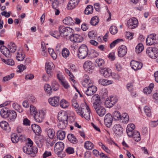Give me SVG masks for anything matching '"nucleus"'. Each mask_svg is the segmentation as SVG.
<instances>
[{"mask_svg":"<svg viewBox=\"0 0 158 158\" xmlns=\"http://www.w3.org/2000/svg\"><path fill=\"white\" fill-rule=\"evenodd\" d=\"M72 106L75 108L77 112L78 110L80 109V108L76 100L74 98L72 100Z\"/></svg>","mask_w":158,"mask_h":158,"instance_id":"44","label":"nucleus"},{"mask_svg":"<svg viewBox=\"0 0 158 158\" xmlns=\"http://www.w3.org/2000/svg\"><path fill=\"white\" fill-rule=\"evenodd\" d=\"M70 54L69 51L67 48H64L62 51V54L64 58L68 57Z\"/></svg>","mask_w":158,"mask_h":158,"instance_id":"52","label":"nucleus"},{"mask_svg":"<svg viewBox=\"0 0 158 158\" xmlns=\"http://www.w3.org/2000/svg\"><path fill=\"white\" fill-rule=\"evenodd\" d=\"M64 148V143L62 142H58L56 143L55 145V152L59 156L62 157L63 156L62 152Z\"/></svg>","mask_w":158,"mask_h":158,"instance_id":"6","label":"nucleus"},{"mask_svg":"<svg viewBox=\"0 0 158 158\" xmlns=\"http://www.w3.org/2000/svg\"><path fill=\"white\" fill-rule=\"evenodd\" d=\"M74 21L73 19L70 17H66L63 20V23L67 25H72L73 24Z\"/></svg>","mask_w":158,"mask_h":158,"instance_id":"36","label":"nucleus"},{"mask_svg":"<svg viewBox=\"0 0 158 158\" xmlns=\"http://www.w3.org/2000/svg\"><path fill=\"white\" fill-rule=\"evenodd\" d=\"M113 131L116 136H121L123 133V130L121 126L119 124L114 125L113 127Z\"/></svg>","mask_w":158,"mask_h":158,"instance_id":"10","label":"nucleus"},{"mask_svg":"<svg viewBox=\"0 0 158 158\" xmlns=\"http://www.w3.org/2000/svg\"><path fill=\"white\" fill-rule=\"evenodd\" d=\"M113 116L114 119L116 120H121V114L118 111H115L113 114Z\"/></svg>","mask_w":158,"mask_h":158,"instance_id":"48","label":"nucleus"},{"mask_svg":"<svg viewBox=\"0 0 158 158\" xmlns=\"http://www.w3.org/2000/svg\"><path fill=\"white\" fill-rule=\"evenodd\" d=\"M11 139L12 142L14 143H17L19 140L18 136L15 133L13 134L11 136Z\"/></svg>","mask_w":158,"mask_h":158,"instance_id":"51","label":"nucleus"},{"mask_svg":"<svg viewBox=\"0 0 158 158\" xmlns=\"http://www.w3.org/2000/svg\"><path fill=\"white\" fill-rule=\"evenodd\" d=\"M81 83L84 87H87L91 85H93V81L90 79L88 75H85L84 76L83 79Z\"/></svg>","mask_w":158,"mask_h":158,"instance_id":"16","label":"nucleus"},{"mask_svg":"<svg viewBox=\"0 0 158 158\" xmlns=\"http://www.w3.org/2000/svg\"><path fill=\"white\" fill-rule=\"evenodd\" d=\"M93 144L90 141H87L84 144V147L85 148L88 150H91L94 148Z\"/></svg>","mask_w":158,"mask_h":158,"instance_id":"49","label":"nucleus"},{"mask_svg":"<svg viewBox=\"0 0 158 158\" xmlns=\"http://www.w3.org/2000/svg\"><path fill=\"white\" fill-rule=\"evenodd\" d=\"M8 116V121L10 122H13L16 118L17 114L16 112L13 110H9Z\"/></svg>","mask_w":158,"mask_h":158,"instance_id":"26","label":"nucleus"},{"mask_svg":"<svg viewBox=\"0 0 158 158\" xmlns=\"http://www.w3.org/2000/svg\"><path fill=\"white\" fill-rule=\"evenodd\" d=\"M98 19L97 16H96L92 18L90 23L93 26L96 25L98 23Z\"/></svg>","mask_w":158,"mask_h":158,"instance_id":"47","label":"nucleus"},{"mask_svg":"<svg viewBox=\"0 0 158 158\" xmlns=\"http://www.w3.org/2000/svg\"><path fill=\"white\" fill-rule=\"evenodd\" d=\"M133 82L129 83L127 84V88L128 91L130 92L133 91L134 90Z\"/></svg>","mask_w":158,"mask_h":158,"instance_id":"55","label":"nucleus"},{"mask_svg":"<svg viewBox=\"0 0 158 158\" xmlns=\"http://www.w3.org/2000/svg\"><path fill=\"white\" fill-rule=\"evenodd\" d=\"M49 34L51 36L57 39L59 38L60 36L59 32L57 31H50L49 32Z\"/></svg>","mask_w":158,"mask_h":158,"instance_id":"50","label":"nucleus"},{"mask_svg":"<svg viewBox=\"0 0 158 158\" xmlns=\"http://www.w3.org/2000/svg\"><path fill=\"white\" fill-rule=\"evenodd\" d=\"M156 40V35L152 34L149 35L147 38L146 43L147 45H151L154 44Z\"/></svg>","mask_w":158,"mask_h":158,"instance_id":"21","label":"nucleus"},{"mask_svg":"<svg viewBox=\"0 0 158 158\" xmlns=\"http://www.w3.org/2000/svg\"><path fill=\"white\" fill-rule=\"evenodd\" d=\"M0 126L6 132H9L11 131V128L8 123L5 121H2L0 123Z\"/></svg>","mask_w":158,"mask_h":158,"instance_id":"23","label":"nucleus"},{"mask_svg":"<svg viewBox=\"0 0 158 158\" xmlns=\"http://www.w3.org/2000/svg\"><path fill=\"white\" fill-rule=\"evenodd\" d=\"M87 87V90L85 92L86 94L88 96L93 95L97 91V87L93 85H91Z\"/></svg>","mask_w":158,"mask_h":158,"instance_id":"13","label":"nucleus"},{"mask_svg":"<svg viewBox=\"0 0 158 158\" xmlns=\"http://www.w3.org/2000/svg\"><path fill=\"white\" fill-rule=\"evenodd\" d=\"M69 141L72 143H76L78 142L77 139L73 134H69L67 136Z\"/></svg>","mask_w":158,"mask_h":158,"instance_id":"32","label":"nucleus"},{"mask_svg":"<svg viewBox=\"0 0 158 158\" xmlns=\"http://www.w3.org/2000/svg\"><path fill=\"white\" fill-rule=\"evenodd\" d=\"M25 57V56L24 54H22V53H19L18 52L17 53V55L16 56V59L18 61H21L23 60Z\"/></svg>","mask_w":158,"mask_h":158,"instance_id":"61","label":"nucleus"},{"mask_svg":"<svg viewBox=\"0 0 158 158\" xmlns=\"http://www.w3.org/2000/svg\"><path fill=\"white\" fill-rule=\"evenodd\" d=\"M2 60L3 62L9 65L12 66L14 64V61L11 59L6 60L5 59H2Z\"/></svg>","mask_w":158,"mask_h":158,"instance_id":"54","label":"nucleus"},{"mask_svg":"<svg viewBox=\"0 0 158 158\" xmlns=\"http://www.w3.org/2000/svg\"><path fill=\"white\" fill-rule=\"evenodd\" d=\"M57 137L60 140H62L64 139L65 136V133L63 131H58L56 133Z\"/></svg>","mask_w":158,"mask_h":158,"instance_id":"34","label":"nucleus"},{"mask_svg":"<svg viewBox=\"0 0 158 158\" xmlns=\"http://www.w3.org/2000/svg\"><path fill=\"white\" fill-rule=\"evenodd\" d=\"M98 54L94 50H89V53L87 57L93 58L97 57Z\"/></svg>","mask_w":158,"mask_h":158,"instance_id":"35","label":"nucleus"},{"mask_svg":"<svg viewBox=\"0 0 158 158\" xmlns=\"http://www.w3.org/2000/svg\"><path fill=\"white\" fill-rule=\"evenodd\" d=\"M0 50L1 53L6 57L9 58L11 56V54L8 48L4 46H2L0 47Z\"/></svg>","mask_w":158,"mask_h":158,"instance_id":"22","label":"nucleus"},{"mask_svg":"<svg viewBox=\"0 0 158 158\" xmlns=\"http://www.w3.org/2000/svg\"><path fill=\"white\" fill-rule=\"evenodd\" d=\"M138 25L137 19L135 17L129 19L127 22V26L130 29H133L137 27Z\"/></svg>","mask_w":158,"mask_h":158,"instance_id":"9","label":"nucleus"},{"mask_svg":"<svg viewBox=\"0 0 158 158\" xmlns=\"http://www.w3.org/2000/svg\"><path fill=\"white\" fill-rule=\"evenodd\" d=\"M79 1L80 0H70L68 4L67 9L68 10L73 9L78 5Z\"/></svg>","mask_w":158,"mask_h":158,"instance_id":"25","label":"nucleus"},{"mask_svg":"<svg viewBox=\"0 0 158 158\" xmlns=\"http://www.w3.org/2000/svg\"><path fill=\"white\" fill-rule=\"evenodd\" d=\"M57 77L60 83L65 80V77L62 73H57Z\"/></svg>","mask_w":158,"mask_h":158,"instance_id":"57","label":"nucleus"},{"mask_svg":"<svg viewBox=\"0 0 158 158\" xmlns=\"http://www.w3.org/2000/svg\"><path fill=\"white\" fill-rule=\"evenodd\" d=\"M31 128L33 132L36 135H39L41 132L40 127L38 125L34 124L31 125Z\"/></svg>","mask_w":158,"mask_h":158,"instance_id":"27","label":"nucleus"},{"mask_svg":"<svg viewBox=\"0 0 158 158\" xmlns=\"http://www.w3.org/2000/svg\"><path fill=\"white\" fill-rule=\"evenodd\" d=\"M31 62V60L29 58H27L25 61V64H20L18 66V69H26L27 68L28 69V68L27 67L26 65H28Z\"/></svg>","mask_w":158,"mask_h":158,"instance_id":"31","label":"nucleus"},{"mask_svg":"<svg viewBox=\"0 0 158 158\" xmlns=\"http://www.w3.org/2000/svg\"><path fill=\"white\" fill-rule=\"evenodd\" d=\"M59 121V123L57 125L58 128L60 129H65L67 125L68 122Z\"/></svg>","mask_w":158,"mask_h":158,"instance_id":"41","label":"nucleus"},{"mask_svg":"<svg viewBox=\"0 0 158 158\" xmlns=\"http://www.w3.org/2000/svg\"><path fill=\"white\" fill-rule=\"evenodd\" d=\"M58 119L59 121L68 122V119L70 120H72L71 122H73L74 120L73 117H70L68 118L67 114L65 111H60L58 113Z\"/></svg>","mask_w":158,"mask_h":158,"instance_id":"8","label":"nucleus"},{"mask_svg":"<svg viewBox=\"0 0 158 158\" xmlns=\"http://www.w3.org/2000/svg\"><path fill=\"white\" fill-rule=\"evenodd\" d=\"M78 51L77 55L80 59H84L87 57L89 53V49L85 45H81L79 48Z\"/></svg>","mask_w":158,"mask_h":158,"instance_id":"2","label":"nucleus"},{"mask_svg":"<svg viewBox=\"0 0 158 158\" xmlns=\"http://www.w3.org/2000/svg\"><path fill=\"white\" fill-rule=\"evenodd\" d=\"M93 64L91 61L87 60L84 63L83 67L84 69H91Z\"/></svg>","mask_w":158,"mask_h":158,"instance_id":"37","label":"nucleus"},{"mask_svg":"<svg viewBox=\"0 0 158 158\" xmlns=\"http://www.w3.org/2000/svg\"><path fill=\"white\" fill-rule=\"evenodd\" d=\"M99 83L103 85H108L113 84V81L104 79H100L98 81Z\"/></svg>","mask_w":158,"mask_h":158,"instance_id":"29","label":"nucleus"},{"mask_svg":"<svg viewBox=\"0 0 158 158\" xmlns=\"http://www.w3.org/2000/svg\"><path fill=\"white\" fill-rule=\"evenodd\" d=\"M81 110H78L77 114L82 118H84L87 120L90 119L91 112L89 106L86 103H82L80 106Z\"/></svg>","mask_w":158,"mask_h":158,"instance_id":"1","label":"nucleus"},{"mask_svg":"<svg viewBox=\"0 0 158 158\" xmlns=\"http://www.w3.org/2000/svg\"><path fill=\"white\" fill-rule=\"evenodd\" d=\"M143 48L144 47L143 44L139 43L135 47V52L137 53H139L143 51Z\"/></svg>","mask_w":158,"mask_h":158,"instance_id":"40","label":"nucleus"},{"mask_svg":"<svg viewBox=\"0 0 158 158\" xmlns=\"http://www.w3.org/2000/svg\"><path fill=\"white\" fill-rule=\"evenodd\" d=\"M154 86V85L153 83L150 84L149 86L146 87L143 89V92L147 94H150L152 92Z\"/></svg>","mask_w":158,"mask_h":158,"instance_id":"30","label":"nucleus"},{"mask_svg":"<svg viewBox=\"0 0 158 158\" xmlns=\"http://www.w3.org/2000/svg\"><path fill=\"white\" fill-rule=\"evenodd\" d=\"M127 52L126 46L123 45H121L118 49V55L119 57H123L126 55Z\"/></svg>","mask_w":158,"mask_h":158,"instance_id":"19","label":"nucleus"},{"mask_svg":"<svg viewBox=\"0 0 158 158\" xmlns=\"http://www.w3.org/2000/svg\"><path fill=\"white\" fill-rule=\"evenodd\" d=\"M23 152L28 155H31L32 156H34L38 152V149L36 147H32L27 144L23 147Z\"/></svg>","mask_w":158,"mask_h":158,"instance_id":"4","label":"nucleus"},{"mask_svg":"<svg viewBox=\"0 0 158 158\" xmlns=\"http://www.w3.org/2000/svg\"><path fill=\"white\" fill-rule=\"evenodd\" d=\"M118 100V98L116 96H110L106 99L105 104L106 107L110 108L117 102Z\"/></svg>","mask_w":158,"mask_h":158,"instance_id":"7","label":"nucleus"},{"mask_svg":"<svg viewBox=\"0 0 158 158\" xmlns=\"http://www.w3.org/2000/svg\"><path fill=\"white\" fill-rule=\"evenodd\" d=\"M132 137L134 139V140L138 142L140 140V135L139 132L137 131H133V135Z\"/></svg>","mask_w":158,"mask_h":158,"instance_id":"38","label":"nucleus"},{"mask_svg":"<svg viewBox=\"0 0 158 158\" xmlns=\"http://www.w3.org/2000/svg\"><path fill=\"white\" fill-rule=\"evenodd\" d=\"M45 113L43 110L39 111L34 116L35 121L38 123H41L43 122Z\"/></svg>","mask_w":158,"mask_h":158,"instance_id":"11","label":"nucleus"},{"mask_svg":"<svg viewBox=\"0 0 158 158\" xmlns=\"http://www.w3.org/2000/svg\"><path fill=\"white\" fill-rule=\"evenodd\" d=\"M156 47H148L146 50L147 55L150 58L155 59L158 56V44H156Z\"/></svg>","mask_w":158,"mask_h":158,"instance_id":"3","label":"nucleus"},{"mask_svg":"<svg viewBox=\"0 0 158 158\" xmlns=\"http://www.w3.org/2000/svg\"><path fill=\"white\" fill-rule=\"evenodd\" d=\"M144 113L148 117H150L152 115V112L149 107L147 106H145L144 108Z\"/></svg>","mask_w":158,"mask_h":158,"instance_id":"46","label":"nucleus"},{"mask_svg":"<svg viewBox=\"0 0 158 158\" xmlns=\"http://www.w3.org/2000/svg\"><path fill=\"white\" fill-rule=\"evenodd\" d=\"M49 104L53 106H59L60 102V98L59 97H54L48 99Z\"/></svg>","mask_w":158,"mask_h":158,"instance_id":"18","label":"nucleus"},{"mask_svg":"<svg viewBox=\"0 0 158 158\" xmlns=\"http://www.w3.org/2000/svg\"><path fill=\"white\" fill-rule=\"evenodd\" d=\"M45 131L48 137L51 139H52L55 135V131L52 128L47 127L45 128Z\"/></svg>","mask_w":158,"mask_h":158,"instance_id":"24","label":"nucleus"},{"mask_svg":"<svg viewBox=\"0 0 158 158\" xmlns=\"http://www.w3.org/2000/svg\"><path fill=\"white\" fill-rule=\"evenodd\" d=\"M123 40L122 39H118L114 41H113L112 43H111L110 45V47L111 48H112L113 47H114L115 44L117 43L123 41Z\"/></svg>","mask_w":158,"mask_h":158,"instance_id":"60","label":"nucleus"},{"mask_svg":"<svg viewBox=\"0 0 158 158\" xmlns=\"http://www.w3.org/2000/svg\"><path fill=\"white\" fill-rule=\"evenodd\" d=\"M52 88L54 91L57 90L59 89V84L56 81H53L52 83Z\"/></svg>","mask_w":158,"mask_h":158,"instance_id":"43","label":"nucleus"},{"mask_svg":"<svg viewBox=\"0 0 158 158\" xmlns=\"http://www.w3.org/2000/svg\"><path fill=\"white\" fill-rule=\"evenodd\" d=\"M98 114L101 117H102L105 114L106 110L102 105L94 108Z\"/></svg>","mask_w":158,"mask_h":158,"instance_id":"17","label":"nucleus"},{"mask_svg":"<svg viewBox=\"0 0 158 158\" xmlns=\"http://www.w3.org/2000/svg\"><path fill=\"white\" fill-rule=\"evenodd\" d=\"M30 110L31 114L33 116L38 112L37 111L35 107L32 105L30 106Z\"/></svg>","mask_w":158,"mask_h":158,"instance_id":"58","label":"nucleus"},{"mask_svg":"<svg viewBox=\"0 0 158 158\" xmlns=\"http://www.w3.org/2000/svg\"><path fill=\"white\" fill-rule=\"evenodd\" d=\"M153 97L155 103L158 105V90L156 91V92L153 94Z\"/></svg>","mask_w":158,"mask_h":158,"instance_id":"64","label":"nucleus"},{"mask_svg":"<svg viewBox=\"0 0 158 158\" xmlns=\"http://www.w3.org/2000/svg\"><path fill=\"white\" fill-rule=\"evenodd\" d=\"M8 49H9L10 52H14L16 49V47L14 43L13 42H10L8 45Z\"/></svg>","mask_w":158,"mask_h":158,"instance_id":"39","label":"nucleus"},{"mask_svg":"<svg viewBox=\"0 0 158 158\" xmlns=\"http://www.w3.org/2000/svg\"><path fill=\"white\" fill-rule=\"evenodd\" d=\"M69 39L71 41L77 43H81L83 40L82 36L77 34H72L69 36Z\"/></svg>","mask_w":158,"mask_h":158,"instance_id":"12","label":"nucleus"},{"mask_svg":"<svg viewBox=\"0 0 158 158\" xmlns=\"http://www.w3.org/2000/svg\"><path fill=\"white\" fill-rule=\"evenodd\" d=\"M93 11V6L91 5H88L86 8L84 12L85 14L89 15L92 13Z\"/></svg>","mask_w":158,"mask_h":158,"instance_id":"42","label":"nucleus"},{"mask_svg":"<svg viewBox=\"0 0 158 158\" xmlns=\"http://www.w3.org/2000/svg\"><path fill=\"white\" fill-rule=\"evenodd\" d=\"M113 117L110 114L106 115L104 119L105 124L106 127L110 128L112 125Z\"/></svg>","mask_w":158,"mask_h":158,"instance_id":"14","label":"nucleus"},{"mask_svg":"<svg viewBox=\"0 0 158 158\" xmlns=\"http://www.w3.org/2000/svg\"><path fill=\"white\" fill-rule=\"evenodd\" d=\"M110 31L112 34L114 35L117 33L118 29L116 26H112L110 28Z\"/></svg>","mask_w":158,"mask_h":158,"instance_id":"56","label":"nucleus"},{"mask_svg":"<svg viewBox=\"0 0 158 158\" xmlns=\"http://www.w3.org/2000/svg\"><path fill=\"white\" fill-rule=\"evenodd\" d=\"M59 103L60 106L64 108H66L69 105L68 102L64 99L62 100Z\"/></svg>","mask_w":158,"mask_h":158,"instance_id":"53","label":"nucleus"},{"mask_svg":"<svg viewBox=\"0 0 158 158\" xmlns=\"http://www.w3.org/2000/svg\"><path fill=\"white\" fill-rule=\"evenodd\" d=\"M9 110L8 109L6 108H3L0 111V115L3 118H6L8 117L9 116Z\"/></svg>","mask_w":158,"mask_h":158,"instance_id":"28","label":"nucleus"},{"mask_svg":"<svg viewBox=\"0 0 158 158\" xmlns=\"http://www.w3.org/2000/svg\"><path fill=\"white\" fill-rule=\"evenodd\" d=\"M14 76V73H12L4 77L3 78V81L6 82L12 79Z\"/></svg>","mask_w":158,"mask_h":158,"instance_id":"59","label":"nucleus"},{"mask_svg":"<svg viewBox=\"0 0 158 158\" xmlns=\"http://www.w3.org/2000/svg\"><path fill=\"white\" fill-rule=\"evenodd\" d=\"M88 35L90 39H94V38L97 36V35L94 31H89L88 34Z\"/></svg>","mask_w":158,"mask_h":158,"instance_id":"63","label":"nucleus"},{"mask_svg":"<svg viewBox=\"0 0 158 158\" xmlns=\"http://www.w3.org/2000/svg\"><path fill=\"white\" fill-rule=\"evenodd\" d=\"M54 68V66L52 62L46 63L45 64V69H52Z\"/></svg>","mask_w":158,"mask_h":158,"instance_id":"62","label":"nucleus"},{"mask_svg":"<svg viewBox=\"0 0 158 158\" xmlns=\"http://www.w3.org/2000/svg\"><path fill=\"white\" fill-rule=\"evenodd\" d=\"M60 36L65 38L68 36L69 33L72 31V29L68 27H65L63 25L60 26L58 28Z\"/></svg>","mask_w":158,"mask_h":158,"instance_id":"5","label":"nucleus"},{"mask_svg":"<svg viewBox=\"0 0 158 158\" xmlns=\"http://www.w3.org/2000/svg\"><path fill=\"white\" fill-rule=\"evenodd\" d=\"M44 89L45 91L49 95L51 94L52 92V88L50 85L48 84H46L44 85Z\"/></svg>","mask_w":158,"mask_h":158,"instance_id":"45","label":"nucleus"},{"mask_svg":"<svg viewBox=\"0 0 158 158\" xmlns=\"http://www.w3.org/2000/svg\"><path fill=\"white\" fill-rule=\"evenodd\" d=\"M130 65L133 69H141L143 64L141 62L132 60L130 62Z\"/></svg>","mask_w":158,"mask_h":158,"instance_id":"20","label":"nucleus"},{"mask_svg":"<svg viewBox=\"0 0 158 158\" xmlns=\"http://www.w3.org/2000/svg\"><path fill=\"white\" fill-rule=\"evenodd\" d=\"M100 72L106 77H109L111 76L112 73L111 70H100Z\"/></svg>","mask_w":158,"mask_h":158,"instance_id":"33","label":"nucleus"},{"mask_svg":"<svg viewBox=\"0 0 158 158\" xmlns=\"http://www.w3.org/2000/svg\"><path fill=\"white\" fill-rule=\"evenodd\" d=\"M92 100L93 101V106L94 108L102 105L101 100L99 95L98 94L94 95L92 97Z\"/></svg>","mask_w":158,"mask_h":158,"instance_id":"15","label":"nucleus"}]
</instances>
